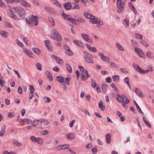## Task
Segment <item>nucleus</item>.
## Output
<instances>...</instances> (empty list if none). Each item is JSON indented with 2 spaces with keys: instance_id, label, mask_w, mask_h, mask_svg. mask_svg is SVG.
<instances>
[{
  "instance_id": "f257e3e1",
  "label": "nucleus",
  "mask_w": 154,
  "mask_h": 154,
  "mask_svg": "<svg viewBox=\"0 0 154 154\" xmlns=\"http://www.w3.org/2000/svg\"><path fill=\"white\" fill-rule=\"evenodd\" d=\"M116 98L118 101L121 103L123 102L126 104L129 103L130 102L127 97L124 94L120 95L119 94H117Z\"/></svg>"
},
{
  "instance_id": "f03ea898",
  "label": "nucleus",
  "mask_w": 154,
  "mask_h": 154,
  "mask_svg": "<svg viewBox=\"0 0 154 154\" xmlns=\"http://www.w3.org/2000/svg\"><path fill=\"white\" fill-rule=\"evenodd\" d=\"M12 9L15 10L18 15L21 18H24L26 13L25 10L20 7H13Z\"/></svg>"
},
{
  "instance_id": "7ed1b4c3",
  "label": "nucleus",
  "mask_w": 154,
  "mask_h": 154,
  "mask_svg": "<svg viewBox=\"0 0 154 154\" xmlns=\"http://www.w3.org/2000/svg\"><path fill=\"white\" fill-rule=\"evenodd\" d=\"M125 4V0L116 2V6L118 8L117 11L118 13H121L123 12L124 10Z\"/></svg>"
},
{
  "instance_id": "20e7f679",
  "label": "nucleus",
  "mask_w": 154,
  "mask_h": 154,
  "mask_svg": "<svg viewBox=\"0 0 154 154\" xmlns=\"http://www.w3.org/2000/svg\"><path fill=\"white\" fill-rule=\"evenodd\" d=\"M70 16H69L66 17V20L69 22L72 23L75 25H78L79 24V22L81 23H84V20L81 17L78 18L77 19H75L74 18H71Z\"/></svg>"
},
{
  "instance_id": "39448f33",
  "label": "nucleus",
  "mask_w": 154,
  "mask_h": 154,
  "mask_svg": "<svg viewBox=\"0 0 154 154\" xmlns=\"http://www.w3.org/2000/svg\"><path fill=\"white\" fill-rule=\"evenodd\" d=\"M52 33L51 35V38L53 39L56 40L58 41L62 40L61 36L60 35L58 32L55 29L52 30Z\"/></svg>"
},
{
  "instance_id": "423d86ee",
  "label": "nucleus",
  "mask_w": 154,
  "mask_h": 154,
  "mask_svg": "<svg viewBox=\"0 0 154 154\" xmlns=\"http://www.w3.org/2000/svg\"><path fill=\"white\" fill-rule=\"evenodd\" d=\"M90 22L92 24L98 23L99 25H102L103 24V21L101 19H99L98 20L95 18L94 17L91 18L89 20Z\"/></svg>"
},
{
  "instance_id": "0eeeda50",
  "label": "nucleus",
  "mask_w": 154,
  "mask_h": 154,
  "mask_svg": "<svg viewBox=\"0 0 154 154\" xmlns=\"http://www.w3.org/2000/svg\"><path fill=\"white\" fill-rule=\"evenodd\" d=\"M69 146L68 144H64L57 146L56 147L57 150H64L69 148Z\"/></svg>"
},
{
  "instance_id": "6e6552de",
  "label": "nucleus",
  "mask_w": 154,
  "mask_h": 154,
  "mask_svg": "<svg viewBox=\"0 0 154 154\" xmlns=\"http://www.w3.org/2000/svg\"><path fill=\"white\" fill-rule=\"evenodd\" d=\"M31 20L32 24L35 26H36L38 23V17L37 16L31 15Z\"/></svg>"
},
{
  "instance_id": "1a4fd4ad",
  "label": "nucleus",
  "mask_w": 154,
  "mask_h": 154,
  "mask_svg": "<svg viewBox=\"0 0 154 154\" xmlns=\"http://www.w3.org/2000/svg\"><path fill=\"white\" fill-rule=\"evenodd\" d=\"M134 51L139 57L142 58L144 57L143 52L141 49L136 47Z\"/></svg>"
},
{
  "instance_id": "9d476101",
  "label": "nucleus",
  "mask_w": 154,
  "mask_h": 154,
  "mask_svg": "<svg viewBox=\"0 0 154 154\" xmlns=\"http://www.w3.org/2000/svg\"><path fill=\"white\" fill-rule=\"evenodd\" d=\"M29 89L30 92L29 94V97L30 99H31L33 96V93L35 91V89L33 86L31 85H29Z\"/></svg>"
},
{
  "instance_id": "9b49d317",
  "label": "nucleus",
  "mask_w": 154,
  "mask_h": 154,
  "mask_svg": "<svg viewBox=\"0 0 154 154\" xmlns=\"http://www.w3.org/2000/svg\"><path fill=\"white\" fill-rule=\"evenodd\" d=\"M78 67L80 68V70L82 72V73L81 74V79L82 81L85 80L86 79L85 75L84 74V72L85 71L84 68L82 66L79 65Z\"/></svg>"
},
{
  "instance_id": "f8f14e48",
  "label": "nucleus",
  "mask_w": 154,
  "mask_h": 154,
  "mask_svg": "<svg viewBox=\"0 0 154 154\" xmlns=\"http://www.w3.org/2000/svg\"><path fill=\"white\" fill-rule=\"evenodd\" d=\"M81 35L84 40L90 42H92V39H89V36L87 34H82Z\"/></svg>"
},
{
  "instance_id": "ddd939ff",
  "label": "nucleus",
  "mask_w": 154,
  "mask_h": 154,
  "mask_svg": "<svg viewBox=\"0 0 154 154\" xmlns=\"http://www.w3.org/2000/svg\"><path fill=\"white\" fill-rule=\"evenodd\" d=\"M138 72L142 74H146L149 71V70L146 69V70H143L141 68H140L138 65H137V69L136 70Z\"/></svg>"
},
{
  "instance_id": "4468645a",
  "label": "nucleus",
  "mask_w": 154,
  "mask_h": 154,
  "mask_svg": "<svg viewBox=\"0 0 154 154\" xmlns=\"http://www.w3.org/2000/svg\"><path fill=\"white\" fill-rule=\"evenodd\" d=\"M45 45L48 49L50 51H52V47L50 42L48 40H46L45 41Z\"/></svg>"
},
{
  "instance_id": "2eb2a0df",
  "label": "nucleus",
  "mask_w": 154,
  "mask_h": 154,
  "mask_svg": "<svg viewBox=\"0 0 154 154\" xmlns=\"http://www.w3.org/2000/svg\"><path fill=\"white\" fill-rule=\"evenodd\" d=\"M85 45L90 51L93 53H95L97 51V49L95 47H92L87 44H85Z\"/></svg>"
},
{
  "instance_id": "dca6fc26",
  "label": "nucleus",
  "mask_w": 154,
  "mask_h": 154,
  "mask_svg": "<svg viewBox=\"0 0 154 154\" xmlns=\"http://www.w3.org/2000/svg\"><path fill=\"white\" fill-rule=\"evenodd\" d=\"M64 8L67 10H69L71 9V4L70 2L65 3L63 4Z\"/></svg>"
},
{
  "instance_id": "f3484780",
  "label": "nucleus",
  "mask_w": 154,
  "mask_h": 154,
  "mask_svg": "<svg viewBox=\"0 0 154 154\" xmlns=\"http://www.w3.org/2000/svg\"><path fill=\"white\" fill-rule=\"evenodd\" d=\"M44 8L46 11L51 14H53L55 12L53 8L48 7L45 6L44 7Z\"/></svg>"
},
{
  "instance_id": "a211bd4d",
  "label": "nucleus",
  "mask_w": 154,
  "mask_h": 154,
  "mask_svg": "<svg viewBox=\"0 0 154 154\" xmlns=\"http://www.w3.org/2000/svg\"><path fill=\"white\" fill-rule=\"evenodd\" d=\"M73 41V42L77 45L81 47H83L84 46L83 43H82L80 41L74 40Z\"/></svg>"
},
{
  "instance_id": "6ab92c4d",
  "label": "nucleus",
  "mask_w": 154,
  "mask_h": 154,
  "mask_svg": "<svg viewBox=\"0 0 154 154\" xmlns=\"http://www.w3.org/2000/svg\"><path fill=\"white\" fill-rule=\"evenodd\" d=\"M68 139L70 140L74 139L75 137V135L73 133H70L67 134L66 135Z\"/></svg>"
},
{
  "instance_id": "aec40b11",
  "label": "nucleus",
  "mask_w": 154,
  "mask_h": 154,
  "mask_svg": "<svg viewBox=\"0 0 154 154\" xmlns=\"http://www.w3.org/2000/svg\"><path fill=\"white\" fill-rule=\"evenodd\" d=\"M45 75L47 78L51 81L53 80V78L52 75L50 72L48 71H46L45 73Z\"/></svg>"
},
{
  "instance_id": "412c9836",
  "label": "nucleus",
  "mask_w": 154,
  "mask_h": 154,
  "mask_svg": "<svg viewBox=\"0 0 154 154\" xmlns=\"http://www.w3.org/2000/svg\"><path fill=\"white\" fill-rule=\"evenodd\" d=\"M19 122H25L27 124H29L32 123V121L28 119H22L21 120V121H19Z\"/></svg>"
},
{
  "instance_id": "4be33fe9",
  "label": "nucleus",
  "mask_w": 154,
  "mask_h": 154,
  "mask_svg": "<svg viewBox=\"0 0 154 154\" xmlns=\"http://www.w3.org/2000/svg\"><path fill=\"white\" fill-rule=\"evenodd\" d=\"M135 92L140 97H143V94L141 91L138 88H137L135 89Z\"/></svg>"
},
{
  "instance_id": "5701e85b",
  "label": "nucleus",
  "mask_w": 154,
  "mask_h": 154,
  "mask_svg": "<svg viewBox=\"0 0 154 154\" xmlns=\"http://www.w3.org/2000/svg\"><path fill=\"white\" fill-rule=\"evenodd\" d=\"M106 141L107 143L109 144L111 141V136L109 134L106 135Z\"/></svg>"
},
{
  "instance_id": "b1692460",
  "label": "nucleus",
  "mask_w": 154,
  "mask_h": 154,
  "mask_svg": "<svg viewBox=\"0 0 154 154\" xmlns=\"http://www.w3.org/2000/svg\"><path fill=\"white\" fill-rule=\"evenodd\" d=\"M146 55L147 57L149 58H154V56L153 55V53L151 51H148L146 52Z\"/></svg>"
},
{
  "instance_id": "393cba45",
  "label": "nucleus",
  "mask_w": 154,
  "mask_h": 154,
  "mask_svg": "<svg viewBox=\"0 0 154 154\" xmlns=\"http://www.w3.org/2000/svg\"><path fill=\"white\" fill-rule=\"evenodd\" d=\"M21 3L22 5L23 6L27 7H31V5L29 3L23 0H21Z\"/></svg>"
},
{
  "instance_id": "a878e982",
  "label": "nucleus",
  "mask_w": 154,
  "mask_h": 154,
  "mask_svg": "<svg viewBox=\"0 0 154 154\" xmlns=\"http://www.w3.org/2000/svg\"><path fill=\"white\" fill-rule=\"evenodd\" d=\"M84 14L85 17L88 19H90V20L91 18L92 17H94V16L91 14L88 13L86 12H84Z\"/></svg>"
},
{
  "instance_id": "bb28decb",
  "label": "nucleus",
  "mask_w": 154,
  "mask_h": 154,
  "mask_svg": "<svg viewBox=\"0 0 154 154\" xmlns=\"http://www.w3.org/2000/svg\"><path fill=\"white\" fill-rule=\"evenodd\" d=\"M99 107L102 110H103L105 108V106L103 105V101H100L98 104Z\"/></svg>"
},
{
  "instance_id": "cd10ccee",
  "label": "nucleus",
  "mask_w": 154,
  "mask_h": 154,
  "mask_svg": "<svg viewBox=\"0 0 154 154\" xmlns=\"http://www.w3.org/2000/svg\"><path fill=\"white\" fill-rule=\"evenodd\" d=\"M32 18V17H31V15L29 16L28 17H27L26 19V23L29 25H31L32 24L31 20Z\"/></svg>"
},
{
  "instance_id": "c85d7f7f",
  "label": "nucleus",
  "mask_w": 154,
  "mask_h": 154,
  "mask_svg": "<svg viewBox=\"0 0 154 154\" xmlns=\"http://www.w3.org/2000/svg\"><path fill=\"white\" fill-rule=\"evenodd\" d=\"M116 47L120 51H124V49L123 47L119 43H117L116 44Z\"/></svg>"
},
{
  "instance_id": "c756f323",
  "label": "nucleus",
  "mask_w": 154,
  "mask_h": 154,
  "mask_svg": "<svg viewBox=\"0 0 154 154\" xmlns=\"http://www.w3.org/2000/svg\"><path fill=\"white\" fill-rule=\"evenodd\" d=\"M56 79L57 80L61 83H64V79L63 77L61 76H57L56 77Z\"/></svg>"
},
{
  "instance_id": "7c9ffc66",
  "label": "nucleus",
  "mask_w": 154,
  "mask_h": 154,
  "mask_svg": "<svg viewBox=\"0 0 154 154\" xmlns=\"http://www.w3.org/2000/svg\"><path fill=\"white\" fill-rule=\"evenodd\" d=\"M9 15L11 17L14 19H16L17 18V17L16 15H15L14 13V12L11 10H10L9 11H8Z\"/></svg>"
},
{
  "instance_id": "2f4dec72",
  "label": "nucleus",
  "mask_w": 154,
  "mask_h": 154,
  "mask_svg": "<svg viewBox=\"0 0 154 154\" xmlns=\"http://www.w3.org/2000/svg\"><path fill=\"white\" fill-rule=\"evenodd\" d=\"M6 128L5 125H4L2 127V129L0 131V136L2 137L4 134L5 132V130Z\"/></svg>"
},
{
  "instance_id": "473e14b6",
  "label": "nucleus",
  "mask_w": 154,
  "mask_h": 154,
  "mask_svg": "<svg viewBox=\"0 0 154 154\" xmlns=\"http://www.w3.org/2000/svg\"><path fill=\"white\" fill-rule=\"evenodd\" d=\"M33 51L36 54L38 55H39L40 54L41 50L38 48H32Z\"/></svg>"
},
{
  "instance_id": "72a5a7b5",
  "label": "nucleus",
  "mask_w": 154,
  "mask_h": 154,
  "mask_svg": "<svg viewBox=\"0 0 154 154\" xmlns=\"http://www.w3.org/2000/svg\"><path fill=\"white\" fill-rule=\"evenodd\" d=\"M89 57H85V59L86 62L88 63H93V60Z\"/></svg>"
},
{
  "instance_id": "f704fd0d",
  "label": "nucleus",
  "mask_w": 154,
  "mask_h": 154,
  "mask_svg": "<svg viewBox=\"0 0 154 154\" xmlns=\"http://www.w3.org/2000/svg\"><path fill=\"white\" fill-rule=\"evenodd\" d=\"M134 102L135 104L136 105L137 109L138 111L140 113H142L143 114V112H142V111L141 110L140 107L138 105V104L135 101V100H134Z\"/></svg>"
},
{
  "instance_id": "c9c22d12",
  "label": "nucleus",
  "mask_w": 154,
  "mask_h": 154,
  "mask_svg": "<svg viewBox=\"0 0 154 154\" xmlns=\"http://www.w3.org/2000/svg\"><path fill=\"white\" fill-rule=\"evenodd\" d=\"M129 20L127 19H125L123 21V23L125 27H128L129 25Z\"/></svg>"
},
{
  "instance_id": "e433bc0d",
  "label": "nucleus",
  "mask_w": 154,
  "mask_h": 154,
  "mask_svg": "<svg viewBox=\"0 0 154 154\" xmlns=\"http://www.w3.org/2000/svg\"><path fill=\"white\" fill-rule=\"evenodd\" d=\"M107 84L106 83L103 84L101 85L102 89L103 92H105L106 90Z\"/></svg>"
},
{
  "instance_id": "4c0bfd02",
  "label": "nucleus",
  "mask_w": 154,
  "mask_h": 154,
  "mask_svg": "<svg viewBox=\"0 0 154 154\" xmlns=\"http://www.w3.org/2000/svg\"><path fill=\"white\" fill-rule=\"evenodd\" d=\"M0 33L2 36L3 37H6L8 35L7 33L5 31L2 30L0 31Z\"/></svg>"
},
{
  "instance_id": "58836bf2",
  "label": "nucleus",
  "mask_w": 154,
  "mask_h": 154,
  "mask_svg": "<svg viewBox=\"0 0 154 154\" xmlns=\"http://www.w3.org/2000/svg\"><path fill=\"white\" fill-rule=\"evenodd\" d=\"M113 81L115 82H117L119 81V77L118 75H113L112 76Z\"/></svg>"
},
{
  "instance_id": "ea45409f",
  "label": "nucleus",
  "mask_w": 154,
  "mask_h": 154,
  "mask_svg": "<svg viewBox=\"0 0 154 154\" xmlns=\"http://www.w3.org/2000/svg\"><path fill=\"white\" fill-rule=\"evenodd\" d=\"M40 121H41L40 119L39 120H36L32 122V126L34 127L36 126L38 124V122H40Z\"/></svg>"
},
{
  "instance_id": "a19ab883",
  "label": "nucleus",
  "mask_w": 154,
  "mask_h": 154,
  "mask_svg": "<svg viewBox=\"0 0 154 154\" xmlns=\"http://www.w3.org/2000/svg\"><path fill=\"white\" fill-rule=\"evenodd\" d=\"M66 67L67 70L70 73H72V67L70 65L68 64H66Z\"/></svg>"
},
{
  "instance_id": "79ce46f5",
  "label": "nucleus",
  "mask_w": 154,
  "mask_h": 154,
  "mask_svg": "<svg viewBox=\"0 0 154 154\" xmlns=\"http://www.w3.org/2000/svg\"><path fill=\"white\" fill-rule=\"evenodd\" d=\"M91 86L92 87L94 88H95L97 86V84L96 83L95 81L94 80L92 79H91Z\"/></svg>"
},
{
  "instance_id": "37998d69",
  "label": "nucleus",
  "mask_w": 154,
  "mask_h": 154,
  "mask_svg": "<svg viewBox=\"0 0 154 154\" xmlns=\"http://www.w3.org/2000/svg\"><path fill=\"white\" fill-rule=\"evenodd\" d=\"M124 81L126 83L128 87L131 88V86L130 85L128 78V77H126L124 79Z\"/></svg>"
},
{
  "instance_id": "c03bdc74",
  "label": "nucleus",
  "mask_w": 154,
  "mask_h": 154,
  "mask_svg": "<svg viewBox=\"0 0 154 154\" xmlns=\"http://www.w3.org/2000/svg\"><path fill=\"white\" fill-rule=\"evenodd\" d=\"M48 18L50 22L52 23L53 24V25L54 26L55 25V23L54 19L52 17H48Z\"/></svg>"
},
{
  "instance_id": "a18cd8bd",
  "label": "nucleus",
  "mask_w": 154,
  "mask_h": 154,
  "mask_svg": "<svg viewBox=\"0 0 154 154\" xmlns=\"http://www.w3.org/2000/svg\"><path fill=\"white\" fill-rule=\"evenodd\" d=\"M40 120V122L43 123L45 125H47L49 123V122L47 120L43 119H41Z\"/></svg>"
},
{
  "instance_id": "49530a36",
  "label": "nucleus",
  "mask_w": 154,
  "mask_h": 154,
  "mask_svg": "<svg viewBox=\"0 0 154 154\" xmlns=\"http://www.w3.org/2000/svg\"><path fill=\"white\" fill-rule=\"evenodd\" d=\"M5 26L6 27L9 28H12L13 27L12 25L10 23L8 22H6L5 23Z\"/></svg>"
},
{
  "instance_id": "de8ad7c7",
  "label": "nucleus",
  "mask_w": 154,
  "mask_h": 154,
  "mask_svg": "<svg viewBox=\"0 0 154 154\" xmlns=\"http://www.w3.org/2000/svg\"><path fill=\"white\" fill-rule=\"evenodd\" d=\"M54 2H53V3L54 4H55L57 6L60 7H61V5L60 4V3L57 0H54Z\"/></svg>"
},
{
  "instance_id": "09e8293b",
  "label": "nucleus",
  "mask_w": 154,
  "mask_h": 154,
  "mask_svg": "<svg viewBox=\"0 0 154 154\" xmlns=\"http://www.w3.org/2000/svg\"><path fill=\"white\" fill-rule=\"evenodd\" d=\"M14 143L16 146H20L22 145V143L18 142L16 140H14Z\"/></svg>"
},
{
  "instance_id": "8fccbe9b",
  "label": "nucleus",
  "mask_w": 154,
  "mask_h": 154,
  "mask_svg": "<svg viewBox=\"0 0 154 154\" xmlns=\"http://www.w3.org/2000/svg\"><path fill=\"white\" fill-rule=\"evenodd\" d=\"M36 66L37 69L41 71L42 70V65L40 63H36Z\"/></svg>"
},
{
  "instance_id": "3c124183",
  "label": "nucleus",
  "mask_w": 154,
  "mask_h": 154,
  "mask_svg": "<svg viewBox=\"0 0 154 154\" xmlns=\"http://www.w3.org/2000/svg\"><path fill=\"white\" fill-rule=\"evenodd\" d=\"M135 37L138 39H142L143 36L139 34H136L135 35Z\"/></svg>"
},
{
  "instance_id": "603ef678",
  "label": "nucleus",
  "mask_w": 154,
  "mask_h": 154,
  "mask_svg": "<svg viewBox=\"0 0 154 154\" xmlns=\"http://www.w3.org/2000/svg\"><path fill=\"white\" fill-rule=\"evenodd\" d=\"M41 134L42 135H46L48 134V132L47 130H44L41 132Z\"/></svg>"
},
{
  "instance_id": "864d4df0",
  "label": "nucleus",
  "mask_w": 154,
  "mask_h": 154,
  "mask_svg": "<svg viewBox=\"0 0 154 154\" xmlns=\"http://www.w3.org/2000/svg\"><path fill=\"white\" fill-rule=\"evenodd\" d=\"M102 60L104 61H106V62H107L108 63H110V62H109L110 59L109 58V57H108L107 56H105L104 57V58L103 59H102Z\"/></svg>"
},
{
  "instance_id": "5fc2aeb1",
  "label": "nucleus",
  "mask_w": 154,
  "mask_h": 154,
  "mask_svg": "<svg viewBox=\"0 0 154 154\" xmlns=\"http://www.w3.org/2000/svg\"><path fill=\"white\" fill-rule=\"evenodd\" d=\"M65 53L69 56H72V52L70 49L66 51Z\"/></svg>"
},
{
  "instance_id": "6e6d98bb",
  "label": "nucleus",
  "mask_w": 154,
  "mask_h": 154,
  "mask_svg": "<svg viewBox=\"0 0 154 154\" xmlns=\"http://www.w3.org/2000/svg\"><path fill=\"white\" fill-rule=\"evenodd\" d=\"M74 5L75 6L72 8L73 9H79L80 8V7L79 5L77 4L76 3H74Z\"/></svg>"
},
{
  "instance_id": "4d7b16f0",
  "label": "nucleus",
  "mask_w": 154,
  "mask_h": 154,
  "mask_svg": "<svg viewBox=\"0 0 154 154\" xmlns=\"http://www.w3.org/2000/svg\"><path fill=\"white\" fill-rule=\"evenodd\" d=\"M91 150L92 153L93 154H95L97 152V149L93 147L91 149Z\"/></svg>"
},
{
  "instance_id": "13d9d810",
  "label": "nucleus",
  "mask_w": 154,
  "mask_h": 154,
  "mask_svg": "<svg viewBox=\"0 0 154 154\" xmlns=\"http://www.w3.org/2000/svg\"><path fill=\"white\" fill-rule=\"evenodd\" d=\"M16 42L17 44L21 47H23V44L21 42L19 41L18 39H17L16 40Z\"/></svg>"
},
{
  "instance_id": "bf43d9fd",
  "label": "nucleus",
  "mask_w": 154,
  "mask_h": 154,
  "mask_svg": "<svg viewBox=\"0 0 154 154\" xmlns=\"http://www.w3.org/2000/svg\"><path fill=\"white\" fill-rule=\"evenodd\" d=\"M56 60L58 63L61 64L63 63V60L58 57Z\"/></svg>"
},
{
  "instance_id": "052dcab7",
  "label": "nucleus",
  "mask_w": 154,
  "mask_h": 154,
  "mask_svg": "<svg viewBox=\"0 0 154 154\" xmlns=\"http://www.w3.org/2000/svg\"><path fill=\"white\" fill-rule=\"evenodd\" d=\"M15 114L13 112H9L8 113V116L10 118H13Z\"/></svg>"
},
{
  "instance_id": "680f3d73",
  "label": "nucleus",
  "mask_w": 154,
  "mask_h": 154,
  "mask_svg": "<svg viewBox=\"0 0 154 154\" xmlns=\"http://www.w3.org/2000/svg\"><path fill=\"white\" fill-rule=\"evenodd\" d=\"M141 44L143 45L144 46L146 47H147L148 46V45L146 41L143 40H142L141 42Z\"/></svg>"
},
{
  "instance_id": "e2e57ef3",
  "label": "nucleus",
  "mask_w": 154,
  "mask_h": 154,
  "mask_svg": "<svg viewBox=\"0 0 154 154\" xmlns=\"http://www.w3.org/2000/svg\"><path fill=\"white\" fill-rule=\"evenodd\" d=\"M84 58L85 57H88L90 56L91 55V54H90L88 53V52H86V51H84Z\"/></svg>"
},
{
  "instance_id": "0e129e2a",
  "label": "nucleus",
  "mask_w": 154,
  "mask_h": 154,
  "mask_svg": "<svg viewBox=\"0 0 154 154\" xmlns=\"http://www.w3.org/2000/svg\"><path fill=\"white\" fill-rule=\"evenodd\" d=\"M44 99L45 102H49L51 100V99L47 97H44Z\"/></svg>"
},
{
  "instance_id": "69168bd1",
  "label": "nucleus",
  "mask_w": 154,
  "mask_h": 154,
  "mask_svg": "<svg viewBox=\"0 0 154 154\" xmlns=\"http://www.w3.org/2000/svg\"><path fill=\"white\" fill-rule=\"evenodd\" d=\"M121 71L123 73L127 74L128 73V71L125 68H121L120 69Z\"/></svg>"
},
{
  "instance_id": "338daca9",
  "label": "nucleus",
  "mask_w": 154,
  "mask_h": 154,
  "mask_svg": "<svg viewBox=\"0 0 154 154\" xmlns=\"http://www.w3.org/2000/svg\"><path fill=\"white\" fill-rule=\"evenodd\" d=\"M85 73L86 75V78L88 79V78L90 76V75L88 74V71L87 70H85Z\"/></svg>"
},
{
  "instance_id": "774afa93",
  "label": "nucleus",
  "mask_w": 154,
  "mask_h": 154,
  "mask_svg": "<svg viewBox=\"0 0 154 154\" xmlns=\"http://www.w3.org/2000/svg\"><path fill=\"white\" fill-rule=\"evenodd\" d=\"M30 138L32 142H35L36 141L37 138H36L35 136H31Z\"/></svg>"
}]
</instances>
